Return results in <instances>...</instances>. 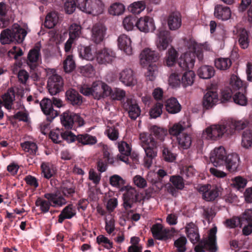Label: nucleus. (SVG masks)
<instances>
[{"instance_id":"obj_17","label":"nucleus","mask_w":252,"mask_h":252,"mask_svg":"<svg viewBox=\"0 0 252 252\" xmlns=\"http://www.w3.org/2000/svg\"><path fill=\"white\" fill-rule=\"evenodd\" d=\"M172 41V37L168 31H160L158 34L156 46L158 50L164 51L167 49Z\"/></svg>"},{"instance_id":"obj_48","label":"nucleus","mask_w":252,"mask_h":252,"mask_svg":"<svg viewBox=\"0 0 252 252\" xmlns=\"http://www.w3.org/2000/svg\"><path fill=\"white\" fill-rule=\"evenodd\" d=\"M79 71L82 75L88 77L94 76L95 73L94 66L90 63L80 66L79 68Z\"/></svg>"},{"instance_id":"obj_45","label":"nucleus","mask_w":252,"mask_h":252,"mask_svg":"<svg viewBox=\"0 0 252 252\" xmlns=\"http://www.w3.org/2000/svg\"><path fill=\"white\" fill-rule=\"evenodd\" d=\"M59 17L55 12L49 13L46 17L44 26L48 29L53 28L58 22Z\"/></svg>"},{"instance_id":"obj_20","label":"nucleus","mask_w":252,"mask_h":252,"mask_svg":"<svg viewBox=\"0 0 252 252\" xmlns=\"http://www.w3.org/2000/svg\"><path fill=\"white\" fill-rule=\"evenodd\" d=\"M123 105L124 109L127 111L130 119L135 120L140 116L141 109L135 100L127 98Z\"/></svg>"},{"instance_id":"obj_7","label":"nucleus","mask_w":252,"mask_h":252,"mask_svg":"<svg viewBox=\"0 0 252 252\" xmlns=\"http://www.w3.org/2000/svg\"><path fill=\"white\" fill-rule=\"evenodd\" d=\"M47 73L49 76L47 82L49 92L52 95H56L61 91L63 87V80L54 69H48Z\"/></svg>"},{"instance_id":"obj_59","label":"nucleus","mask_w":252,"mask_h":252,"mask_svg":"<svg viewBox=\"0 0 252 252\" xmlns=\"http://www.w3.org/2000/svg\"><path fill=\"white\" fill-rule=\"evenodd\" d=\"M81 27L76 24H73L70 25L69 29V37L75 39L79 37L81 34Z\"/></svg>"},{"instance_id":"obj_42","label":"nucleus","mask_w":252,"mask_h":252,"mask_svg":"<svg viewBox=\"0 0 252 252\" xmlns=\"http://www.w3.org/2000/svg\"><path fill=\"white\" fill-rule=\"evenodd\" d=\"M215 67L220 70H226L231 66L232 62L228 58H219L215 61Z\"/></svg>"},{"instance_id":"obj_47","label":"nucleus","mask_w":252,"mask_h":252,"mask_svg":"<svg viewBox=\"0 0 252 252\" xmlns=\"http://www.w3.org/2000/svg\"><path fill=\"white\" fill-rule=\"evenodd\" d=\"M146 8V3L144 1H138L131 3L128 9L133 14H139Z\"/></svg>"},{"instance_id":"obj_62","label":"nucleus","mask_w":252,"mask_h":252,"mask_svg":"<svg viewBox=\"0 0 252 252\" xmlns=\"http://www.w3.org/2000/svg\"><path fill=\"white\" fill-rule=\"evenodd\" d=\"M112 99L114 100H121L126 96V92L119 88H115L113 90H111V93L110 95Z\"/></svg>"},{"instance_id":"obj_4","label":"nucleus","mask_w":252,"mask_h":252,"mask_svg":"<svg viewBox=\"0 0 252 252\" xmlns=\"http://www.w3.org/2000/svg\"><path fill=\"white\" fill-rule=\"evenodd\" d=\"M76 3L81 11L93 15L101 14L105 7L102 0H76Z\"/></svg>"},{"instance_id":"obj_27","label":"nucleus","mask_w":252,"mask_h":252,"mask_svg":"<svg viewBox=\"0 0 252 252\" xmlns=\"http://www.w3.org/2000/svg\"><path fill=\"white\" fill-rule=\"evenodd\" d=\"M219 101L218 94L217 92L208 91L204 95L203 99V106L209 109L216 105Z\"/></svg>"},{"instance_id":"obj_55","label":"nucleus","mask_w":252,"mask_h":252,"mask_svg":"<svg viewBox=\"0 0 252 252\" xmlns=\"http://www.w3.org/2000/svg\"><path fill=\"white\" fill-rule=\"evenodd\" d=\"M238 41L242 48L246 49L248 48L249 41L248 39V34L246 30L242 29L241 30Z\"/></svg>"},{"instance_id":"obj_28","label":"nucleus","mask_w":252,"mask_h":252,"mask_svg":"<svg viewBox=\"0 0 252 252\" xmlns=\"http://www.w3.org/2000/svg\"><path fill=\"white\" fill-rule=\"evenodd\" d=\"M40 58V49L37 47L31 49L28 55L27 64L31 69H34L38 65Z\"/></svg>"},{"instance_id":"obj_58","label":"nucleus","mask_w":252,"mask_h":252,"mask_svg":"<svg viewBox=\"0 0 252 252\" xmlns=\"http://www.w3.org/2000/svg\"><path fill=\"white\" fill-rule=\"evenodd\" d=\"M163 105L160 103H157L150 110L149 114L152 118H157L159 117L162 112Z\"/></svg>"},{"instance_id":"obj_5","label":"nucleus","mask_w":252,"mask_h":252,"mask_svg":"<svg viewBox=\"0 0 252 252\" xmlns=\"http://www.w3.org/2000/svg\"><path fill=\"white\" fill-rule=\"evenodd\" d=\"M197 43L195 42L190 41L189 45V51L181 55L178 59V65L183 70H190L193 67L195 58V51Z\"/></svg>"},{"instance_id":"obj_12","label":"nucleus","mask_w":252,"mask_h":252,"mask_svg":"<svg viewBox=\"0 0 252 252\" xmlns=\"http://www.w3.org/2000/svg\"><path fill=\"white\" fill-rule=\"evenodd\" d=\"M136 26L140 31L145 33L152 32L156 30L154 19L148 16L141 17L138 19Z\"/></svg>"},{"instance_id":"obj_15","label":"nucleus","mask_w":252,"mask_h":252,"mask_svg":"<svg viewBox=\"0 0 252 252\" xmlns=\"http://www.w3.org/2000/svg\"><path fill=\"white\" fill-rule=\"evenodd\" d=\"M40 106L49 122H52L54 118L58 116L59 113L54 109L51 99L48 98L43 99L40 102Z\"/></svg>"},{"instance_id":"obj_24","label":"nucleus","mask_w":252,"mask_h":252,"mask_svg":"<svg viewBox=\"0 0 252 252\" xmlns=\"http://www.w3.org/2000/svg\"><path fill=\"white\" fill-rule=\"evenodd\" d=\"M240 157L237 154L228 155L224 161L227 170L230 172H236L240 164Z\"/></svg>"},{"instance_id":"obj_14","label":"nucleus","mask_w":252,"mask_h":252,"mask_svg":"<svg viewBox=\"0 0 252 252\" xmlns=\"http://www.w3.org/2000/svg\"><path fill=\"white\" fill-rule=\"evenodd\" d=\"M159 58L158 54L149 48L144 49L140 55V63L143 66H146L152 63L157 62Z\"/></svg>"},{"instance_id":"obj_38","label":"nucleus","mask_w":252,"mask_h":252,"mask_svg":"<svg viewBox=\"0 0 252 252\" xmlns=\"http://www.w3.org/2000/svg\"><path fill=\"white\" fill-rule=\"evenodd\" d=\"M229 87L234 92L237 90H241L242 92L244 91L245 92L246 88L243 81L235 75H231Z\"/></svg>"},{"instance_id":"obj_41","label":"nucleus","mask_w":252,"mask_h":252,"mask_svg":"<svg viewBox=\"0 0 252 252\" xmlns=\"http://www.w3.org/2000/svg\"><path fill=\"white\" fill-rule=\"evenodd\" d=\"M241 146L245 149L252 147V131L247 129L242 134Z\"/></svg>"},{"instance_id":"obj_22","label":"nucleus","mask_w":252,"mask_h":252,"mask_svg":"<svg viewBox=\"0 0 252 252\" xmlns=\"http://www.w3.org/2000/svg\"><path fill=\"white\" fill-rule=\"evenodd\" d=\"M117 41L119 49L127 55L132 54L131 40L129 37L126 34H122L119 36Z\"/></svg>"},{"instance_id":"obj_25","label":"nucleus","mask_w":252,"mask_h":252,"mask_svg":"<svg viewBox=\"0 0 252 252\" xmlns=\"http://www.w3.org/2000/svg\"><path fill=\"white\" fill-rule=\"evenodd\" d=\"M15 99V93L13 88H9L1 96L2 106L8 111L13 109V102Z\"/></svg>"},{"instance_id":"obj_37","label":"nucleus","mask_w":252,"mask_h":252,"mask_svg":"<svg viewBox=\"0 0 252 252\" xmlns=\"http://www.w3.org/2000/svg\"><path fill=\"white\" fill-rule=\"evenodd\" d=\"M195 74L191 70H188L182 75L181 78V84L184 88L191 86L194 83Z\"/></svg>"},{"instance_id":"obj_30","label":"nucleus","mask_w":252,"mask_h":252,"mask_svg":"<svg viewBox=\"0 0 252 252\" xmlns=\"http://www.w3.org/2000/svg\"><path fill=\"white\" fill-rule=\"evenodd\" d=\"M118 147L120 152V154L118 155V158L121 161L127 163L128 161V157L131 153L130 146L125 141H121L118 143Z\"/></svg>"},{"instance_id":"obj_32","label":"nucleus","mask_w":252,"mask_h":252,"mask_svg":"<svg viewBox=\"0 0 252 252\" xmlns=\"http://www.w3.org/2000/svg\"><path fill=\"white\" fill-rule=\"evenodd\" d=\"M168 27L170 30H176L182 25L181 16L179 13H173L169 15L167 20Z\"/></svg>"},{"instance_id":"obj_23","label":"nucleus","mask_w":252,"mask_h":252,"mask_svg":"<svg viewBox=\"0 0 252 252\" xmlns=\"http://www.w3.org/2000/svg\"><path fill=\"white\" fill-rule=\"evenodd\" d=\"M214 16L216 18L222 21H226L231 17L230 8L222 4H217L215 6Z\"/></svg>"},{"instance_id":"obj_18","label":"nucleus","mask_w":252,"mask_h":252,"mask_svg":"<svg viewBox=\"0 0 252 252\" xmlns=\"http://www.w3.org/2000/svg\"><path fill=\"white\" fill-rule=\"evenodd\" d=\"M106 28L102 24L94 25L91 30V38L96 44L101 43L105 38L106 34Z\"/></svg>"},{"instance_id":"obj_2","label":"nucleus","mask_w":252,"mask_h":252,"mask_svg":"<svg viewBox=\"0 0 252 252\" xmlns=\"http://www.w3.org/2000/svg\"><path fill=\"white\" fill-rule=\"evenodd\" d=\"M27 34V32L18 24H14L11 29L3 30L0 35V40L2 44H9L15 42L22 43Z\"/></svg>"},{"instance_id":"obj_34","label":"nucleus","mask_w":252,"mask_h":252,"mask_svg":"<svg viewBox=\"0 0 252 252\" xmlns=\"http://www.w3.org/2000/svg\"><path fill=\"white\" fill-rule=\"evenodd\" d=\"M74 113L69 111L63 112L60 117L62 125L66 129H71L74 124Z\"/></svg>"},{"instance_id":"obj_61","label":"nucleus","mask_w":252,"mask_h":252,"mask_svg":"<svg viewBox=\"0 0 252 252\" xmlns=\"http://www.w3.org/2000/svg\"><path fill=\"white\" fill-rule=\"evenodd\" d=\"M136 20L132 16H127L125 17L123 20V26L127 31H131L134 26H136Z\"/></svg>"},{"instance_id":"obj_36","label":"nucleus","mask_w":252,"mask_h":252,"mask_svg":"<svg viewBox=\"0 0 252 252\" xmlns=\"http://www.w3.org/2000/svg\"><path fill=\"white\" fill-rule=\"evenodd\" d=\"M165 106L166 111L170 114H176L181 109V105L176 98L171 97L166 101Z\"/></svg>"},{"instance_id":"obj_11","label":"nucleus","mask_w":252,"mask_h":252,"mask_svg":"<svg viewBox=\"0 0 252 252\" xmlns=\"http://www.w3.org/2000/svg\"><path fill=\"white\" fill-rule=\"evenodd\" d=\"M116 58V53L112 49L104 47L97 51L96 62L100 64H107L111 63Z\"/></svg>"},{"instance_id":"obj_21","label":"nucleus","mask_w":252,"mask_h":252,"mask_svg":"<svg viewBox=\"0 0 252 252\" xmlns=\"http://www.w3.org/2000/svg\"><path fill=\"white\" fill-rule=\"evenodd\" d=\"M151 232L153 237L158 240H165L169 237V229L164 228L162 225L159 223L154 224L151 228Z\"/></svg>"},{"instance_id":"obj_53","label":"nucleus","mask_w":252,"mask_h":252,"mask_svg":"<svg viewBox=\"0 0 252 252\" xmlns=\"http://www.w3.org/2000/svg\"><path fill=\"white\" fill-rule=\"evenodd\" d=\"M151 132L152 134L161 141L164 140L166 135V131L165 129L156 126H153L151 127Z\"/></svg>"},{"instance_id":"obj_51","label":"nucleus","mask_w":252,"mask_h":252,"mask_svg":"<svg viewBox=\"0 0 252 252\" xmlns=\"http://www.w3.org/2000/svg\"><path fill=\"white\" fill-rule=\"evenodd\" d=\"M23 149L30 155H35L37 150L36 144L32 142L26 141L21 144Z\"/></svg>"},{"instance_id":"obj_64","label":"nucleus","mask_w":252,"mask_h":252,"mask_svg":"<svg viewBox=\"0 0 252 252\" xmlns=\"http://www.w3.org/2000/svg\"><path fill=\"white\" fill-rule=\"evenodd\" d=\"M184 130V127L180 122L174 124L169 129V133L170 135L177 136L180 135V134Z\"/></svg>"},{"instance_id":"obj_26","label":"nucleus","mask_w":252,"mask_h":252,"mask_svg":"<svg viewBox=\"0 0 252 252\" xmlns=\"http://www.w3.org/2000/svg\"><path fill=\"white\" fill-rule=\"evenodd\" d=\"M185 232L189 241L193 244L199 242L200 236L197 226L193 222L187 224Z\"/></svg>"},{"instance_id":"obj_56","label":"nucleus","mask_w":252,"mask_h":252,"mask_svg":"<svg viewBox=\"0 0 252 252\" xmlns=\"http://www.w3.org/2000/svg\"><path fill=\"white\" fill-rule=\"evenodd\" d=\"M231 182V186L232 187L237 189H239L245 187L247 183V181L241 176H237L232 179Z\"/></svg>"},{"instance_id":"obj_10","label":"nucleus","mask_w":252,"mask_h":252,"mask_svg":"<svg viewBox=\"0 0 252 252\" xmlns=\"http://www.w3.org/2000/svg\"><path fill=\"white\" fill-rule=\"evenodd\" d=\"M197 190L201 194L202 198L206 201L215 200L219 195V188L215 185L206 184L198 186Z\"/></svg>"},{"instance_id":"obj_1","label":"nucleus","mask_w":252,"mask_h":252,"mask_svg":"<svg viewBox=\"0 0 252 252\" xmlns=\"http://www.w3.org/2000/svg\"><path fill=\"white\" fill-rule=\"evenodd\" d=\"M79 89L80 93L84 95H92L96 99L108 96L111 93V87L99 80L94 82L91 87L87 85H83L80 86Z\"/></svg>"},{"instance_id":"obj_9","label":"nucleus","mask_w":252,"mask_h":252,"mask_svg":"<svg viewBox=\"0 0 252 252\" xmlns=\"http://www.w3.org/2000/svg\"><path fill=\"white\" fill-rule=\"evenodd\" d=\"M120 191L125 192L123 198L124 206L126 209L131 208L133 203L138 201L139 194L132 187L128 185L124 186Z\"/></svg>"},{"instance_id":"obj_13","label":"nucleus","mask_w":252,"mask_h":252,"mask_svg":"<svg viewBox=\"0 0 252 252\" xmlns=\"http://www.w3.org/2000/svg\"><path fill=\"white\" fill-rule=\"evenodd\" d=\"M226 153L224 147L220 146L215 148L210 153V159L215 167H220L224 164Z\"/></svg>"},{"instance_id":"obj_52","label":"nucleus","mask_w":252,"mask_h":252,"mask_svg":"<svg viewBox=\"0 0 252 252\" xmlns=\"http://www.w3.org/2000/svg\"><path fill=\"white\" fill-rule=\"evenodd\" d=\"M51 205V203L49 200L47 201L40 197L35 201L36 206L39 207L40 210L44 213L49 211Z\"/></svg>"},{"instance_id":"obj_3","label":"nucleus","mask_w":252,"mask_h":252,"mask_svg":"<svg viewBox=\"0 0 252 252\" xmlns=\"http://www.w3.org/2000/svg\"><path fill=\"white\" fill-rule=\"evenodd\" d=\"M139 139L147 157L145 158V164L149 168L152 163V159L157 155V142L151 135L145 132L140 134Z\"/></svg>"},{"instance_id":"obj_49","label":"nucleus","mask_w":252,"mask_h":252,"mask_svg":"<svg viewBox=\"0 0 252 252\" xmlns=\"http://www.w3.org/2000/svg\"><path fill=\"white\" fill-rule=\"evenodd\" d=\"M110 185L116 188L119 189L123 187L126 183L125 180L118 175H113L110 177L109 179Z\"/></svg>"},{"instance_id":"obj_63","label":"nucleus","mask_w":252,"mask_h":252,"mask_svg":"<svg viewBox=\"0 0 252 252\" xmlns=\"http://www.w3.org/2000/svg\"><path fill=\"white\" fill-rule=\"evenodd\" d=\"M234 102L241 106H245L247 103V98L243 93H236L233 97Z\"/></svg>"},{"instance_id":"obj_39","label":"nucleus","mask_w":252,"mask_h":252,"mask_svg":"<svg viewBox=\"0 0 252 252\" xmlns=\"http://www.w3.org/2000/svg\"><path fill=\"white\" fill-rule=\"evenodd\" d=\"M66 96L67 100L73 105H79L82 102V96L74 90L71 89L67 91Z\"/></svg>"},{"instance_id":"obj_46","label":"nucleus","mask_w":252,"mask_h":252,"mask_svg":"<svg viewBox=\"0 0 252 252\" xmlns=\"http://www.w3.org/2000/svg\"><path fill=\"white\" fill-rule=\"evenodd\" d=\"M125 11L124 5L121 3L116 2L112 4L108 9L110 14L113 16H119L124 13Z\"/></svg>"},{"instance_id":"obj_40","label":"nucleus","mask_w":252,"mask_h":252,"mask_svg":"<svg viewBox=\"0 0 252 252\" xmlns=\"http://www.w3.org/2000/svg\"><path fill=\"white\" fill-rule=\"evenodd\" d=\"M197 73L200 78L208 79L214 75L215 70L211 66L204 65L198 69Z\"/></svg>"},{"instance_id":"obj_57","label":"nucleus","mask_w":252,"mask_h":252,"mask_svg":"<svg viewBox=\"0 0 252 252\" xmlns=\"http://www.w3.org/2000/svg\"><path fill=\"white\" fill-rule=\"evenodd\" d=\"M169 181L177 189L182 190L184 188V182L182 177L174 175L170 177Z\"/></svg>"},{"instance_id":"obj_35","label":"nucleus","mask_w":252,"mask_h":252,"mask_svg":"<svg viewBox=\"0 0 252 252\" xmlns=\"http://www.w3.org/2000/svg\"><path fill=\"white\" fill-rule=\"evenodd\" d=\"M44 196L52 204V206L54 207H61L67 202L63 197L59 196L56 194L45 193Z\"/></svg>"},{"instance_id":"obj_43","label":"nucleus","mask_w":252,"mask_h":252,"mask_svg":"<svg viewBox=\"0 0 252 252\" xmlns=\"http://www.w3.org/2000/svg\"><path fill=\"white\" fill-rule=\"evenodd\" d=\"M177 141L180 148L188 149L191 144L192 139L190 135L183 133L177 137Z\"/></svg>"},{"instance_id":"obj_60","label":"nucleus","mask_w":252,"mask_h":252,"mask_svg":"<svg viewBox=\"0 0 252 252\" xmlns=\"http://www.w3.org/2000/svg\"><path fill=\"white\" fill-rule=\"evenodd\" d=\"M187 240L185 236H182L174 242V246L178 252H185Z\"/></svg>"},{"instance_id":"obj_8","label":"nucleus","mask_w":252,"mask_h":252,"mask_svg":"<svg viewBox=\"0 0 252 252\" xmlns=\"http://www.w3.org/2000/svg\"><path fill=\"white\" fill-rule=\"evenodd\" d=\"M225 125H213L207 127L202 133V137L208 140L216 141L221 138L224 133L227 134L228 129Z\"/></svg>"},{"instance_id":"obj_50","label":"nucleus","mask_w":252,"mask_h":252,"mask_svg":"<svg viewBox=\"0 0 252 252\" xmlns=\"http://www.w3.org/2000/svg\"><path fill=\"white\" fill-rule=\"evenodd\" d=\"M41 169L44 177L46 179L51 178L54 173L52 165L49 162H43L41 165Z\"/></svg>"},{"instance_id":"obj_6","label":"nucleus","mask_w":252,"mask_h":252,"mask_svg":"<svg viewBox=\"0 0 252 252\" xmlns=\"http://www.w3.org/2000/svg\"><path fill=\"white\" fill-rule=\"evenodd\" d=\"M217 228L214 226L209 231L208 237L203 239L195 246V252H203L204 249L208 250L210 252H216L217 251L216 243V233Z\"/></svg>"},{"instance_id":"obj_44","label":"nucleus","mask_w":252,"mask_h":252,"mask_svg":"<svg viewBox=\"0 0 252 252\" xmlns=\"http://www.w3.org/2000/svg\"><path fill=\"white\" fill-rule=\"evenodd\" d=\"M77 141L82 145H94L97 142L95 136L85 133L77 136Z\"/></svg>"},{"instance_id":"obj_16","label":"nucleus","mask_w":252,"mask_h":252,"mask_svg":"<svg viewBox=\"0 0 252 252\" xmlns=\"http://www.w3.org/2000/svg\"><path fill=\"white\" fill-rule=\"evenodd\" d=\"M120 81L125 86H134L137 84V79L133 70L130 68H126L122 70L119 74Z\"/></svg>"},{"instance_id":"obj_29","label":"nucleus","mask_w":252,"mask_h":252,"mask_svg":"<svg viewBox=\"0 0 252 252\" xmlns=\"http://www.w3.org/2000/svg\"><path fill=\"white\" fill-rule=\"evenodd\" d=\"M248 123L245 120L236 121L234 120H228L225 126L226 129H228L227 134H232L234 133L235 130H241L246 127Z\"/></svg>"},{"instance_id":"obj_54","label":"nucleus","mask_w":252,"mask_h":252,"mask_svg":"<svg viewBox=\"0 0 252 252\" xmlns=\"http://www.w3.org/2000/svg\"><path fill=\"white\" fill-rule=\"evenodd\" d=\"M75 63L72 55L67 56L63 62V68L65 72H70L75 68Z\"/></svg>"},{"instance_id":"obj_33","label":"nucleus","mask_w":252,"mask_h":252,"mask_svg":"<svg viewBox=\"0 0 252 252\" xmlns=\"http://www.w3.org/2000/svg\"><path fill=\"white\" fill-rule=\"evenodd\" d=\"M178 56L177 51L174 48L171 47L166 53L164 64L168 67L174 66L177 61Z\"/></svg>"},{"instance_id":"obj_31","label":"nucleus","mask_w":252,"mask_h":252,"mask_svg":"<svg viewBox=\"0 0 252 252\" xmlns=\"http://www.w3.org/2000/svg\"><path fill=\"white\" fill-rule=\"evenodd\" d=\"M76 211L75 207L72 204L66 206L61 212L58 217V222L63 223L65 219H70L75 216Z\"/></svg>"},{"instance_id":"obj_19","label":"nucleus","mask_w":252,"mask_h":252,"mask_svg":"<svg viewBox=\"0 0 252 252\" xmlns=\"http://www.w3.org/2000/svg\"><path fill=\"white\" fill-rule=\"evenodd\" d=\"M79 56L80 58L89 61L96 59L97 51L94 46H82L78 47Z\"/></svg>"}]
</instances>
